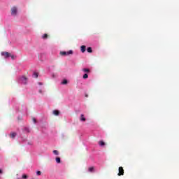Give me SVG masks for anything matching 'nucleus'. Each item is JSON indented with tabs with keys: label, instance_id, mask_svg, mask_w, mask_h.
Segmentation results:
<instances>
[{
	"label": "nucleus",
	"instance_id": "8",
	"mask_svg": "<svg viewBox=\"0 0 179 179\" xmlns=\"http://www.w3.org/2000/svg\"><path fill=\"white\" fill-rule=\"evenodd\" d=\"M86 51V46L85 45H82L81 46V52H85Z\"/></svg>",
	"mask_w": 179,
	"mask_h": 179
},
{
	"label": "nucleus",
	"instance_id": "21",
	"mask_svg": "<svg viewBox=\"0 0 179 179\" xmlns=\"http://www.w3.org/2000/svg\"><path fill=\"white\" fill-rule=\"evenodd\" d=\"M36 176H41V171H36Z\"/></svg>",
	"mask_w": 179,
	"mask_h": 179
},
{
	"label": "nucleus",
	"instance_id": "2",
	"mask_svg": "<svg viewBox=\"0 0 179 179\" xmlns=\"http://www.w3.org/2000/svg\"><path fill=\"white\" fill-rule=\"evenodd\" d=\"M73 54L72 50H69V52H60L61 55H71Z\"/></svg>",
	"mask_w": 179,
	"mask_h": 179
},
{
	"label": "nucleus",
	"instance_id": "7",
	"mask_svg": "<svg viewBox=\"0 0 179 179\" xmlns=\"http://www.w3.org/2000/svg\"><path fill=\"white\" fill-rule=\"evenodd\" d=\"M53 114L54 115H59V110H53Z\"/></svg>",
	"mask_w": 179,
	"mask_h": 179
},
{
	"label": "nucleus",
	"instance_id": "3",
	"mask_svg": "<svg viewBox=\"0 0 179 179\" xmlns=\"http://www.w3.org/2000/svg\"><path fill=\"white\" fill-rule=\"evenodd\" d=\"M117 176H124V168H122V166L119 167V173H117Z\"/></svg>",
	"mask_w": 179,
	"mask_h": 179
},
{
	"label": "nucleus",
	"instance_id": "20",
	"mask_svg": "<svg viewBox=\"0 0 179 179\" xmlns=\"http://www.w3.org/2000/svg\"><path fill=\"white\" fill-rule=\"evenodd\" d=\"M34 78H38V73H37L36 72H34Z\"/></svg>",
	"mask_w": 179,
	"mask_h": 179
},
{
	"label": "nucleus",
	"instance_id": "11",
	"mask_svg": "<svg viewBox=\"0 0 179 179\" xmlns=\"http://www.w3.org/2000/svg\"><path fill=\"white\" fill-rule=\"evenodd\" d=\"M83 72H85L87 73H89V72H90V69H83Z\"/></svg>",
	"mask_w": 179,
	"mask_h": 179
},
{
	"label": "nucleus",
	"instance_id": "27",
	"mask_svg": "<svg viewBox=\"0 0 179 179\" xmlns=\"http://www.w3.org/2000/svg\"><path fill=\"white\" fill-rule=\"evenodd\" d=\"M85 97H87V95H86Z\"/></svg>",
	"mask_w": 179,
	"mask_h": 179
},
{
	"label": "nucleus",
	"instance_id": "28",
	"mask_svg": "<svg viewBox=\"0 0 179 179\" xmlns=\"http://www.w3.org/2000/svg\"><path fill=\"white\" fill-rule=\"evenodd\" d=\"M17 179H20V178H17Z\"/></svg>",
	"mask_w": 179,
	"mask_h": 179
},
{
	"label": "nucleus",
	"instance_id": "16",
	"mask_svg": "<svg viewBox=\"0 0 179 179\" xmlns=\"http://www.w3.org/2000/svg\"><path fill=\"white\" fill-rule=\"evenodd\" d=\"M56 162L58 164L61 163V158H59V157H56Z\"/></svg>",
	"mask_w": 179,
	"mask_h": 179
},
{
	"label": "nucleus",
	"instance_id": "26",
	"mask_svg": "<svg viewBox=\"0 0 179 179\" xmlns=\"http://www.w3.org/2000/svg\"><path fill=\"white\" fill-rule=\"evenodd\" d=\"M39 92L41 93L42 92V91L41 90H39Z\"/></svg>",
	"mask_w": 179,
	"mask_h": 179
},
{
	"label": "nucleus",
	"instance_id": "14",
	"mask_svg": "<svg viewBox=\"0 0 179 179\" xmlns=\"http://www.w3.org/2000/svg\"><path fill=\"white\" fill-rule=\"evenodd\" d=\"M53 153L54 155H55L56 156H58L59 155V152H58V150H53Z\"/></svg>",
	"mask_w": 179,
	"mask_h": 179
},
{
	"label": "nucleus",
	"instance_id": "22",
	"mask_svg": "<svg viewBox=\"0 0 179 179\" xmlns=\"http://www.w3.org/2000/svg\"><path fill=\"white\" fill-rule=\"evenodd\" d=\"M33 121H34V124H36V122H37V120H36V118H33Z\"/></svg>",
	"mask_w": 179,
	"mask_h": 179
},
{
	"label": "nucleus",
	"instance_id": "6",
	"mask_svg": "<svg viewBox=\"0 0 179 179\" xmlns=\"http://www.w3.org/2000/svg\"><path fill=\"white\" fill-rule=\"evenodd\" d=\"M80 120L83 121V122L86 121V117H85V115H83V114L80 115Z\"/></svg>",
	"mask_w": 179,
	"mask_h": 179
},
{
	"label": "nucleus",
	"instance_id": "13",
	"mask_svg": "<svg viewBox=\"0 0 179 179\" xmlns=\"http://www.w3.org/2000/svg\"><path fill=\"white\" fill-rule=\"evenodd\" d=\"M42 38H43V40L48 38V34H43L42 36Z\"/></svg>",
	"mask_w": 179,
	"mask_h": 179
},
{
	"label": "nucleus",
	"instance_id": "18",
	"mask_svg": "<svg viewBox=\"0 0 179 179\" xmlns=\"http://www.w3.org/2000/svg\"><path fill=\"white\" fill-rule=\"evenodd\" d=\"M83 78V79H87V78H89V75H87V73H85V74H84Z\"/></svg>",
	"mask_w": 179,
	"mask_h": 179
},
{
	"label": "nucleus",
	"instance_id": "24",
	"mask_svg": "<svg viewBox=\"0 0 179 179\" xmlns=\"http://www.w3.org/2000/svg\"><path fill=\"white\" fill-rule=\"evenodd\" d=\"M3 171L1 169H0V174H3Z\"/></svg>",
	"mask_w": 179,
	"mask_h": 179
},
{
	"label": "nucleus",
	"instance_id": "23",
	"mask_svg": "<svg viewBox=\"0 0 179 179\" xmlns=\"http://www.w3.org/2000/svg\"><path fill=\"white\" fill-rule=\"evenodd\" d=\"M10 57H11L12 59H14V58H15V57L13 55H10Z\"/></svg>",
	"mask_w": 179,
	"mask_h": 179
},
{
	"label": "nucleus",
	"instance_id": "4",
	"mask_svg": "<svg viewBox=\"0 0 179 179\" xmlns=\"http://www.w3.org/2000/svg\"><path fill=\"white\" fill-rule=\"evenodd\" d=\"M21 82H22V83H24V85H26V83H27V78H26V76H22L21 78Z\"/></svg>",
	"mask_w": 179,
	"mask_h": 179
},
{
	"label": "nucleus",
	"instance_id": "25",
	"mask_svg": "<svg viewBox=\"0 0 179 179\" xmlns=\"http://www.w3.org/2000/svg\"><path fill=\"white\" fill-rule=\"evenodd\" d=\"M38 85H43V83H38Z\"/></svg>",
	"mask_w": 179,
	"mask_h": 179
},
{
	"label": "nucleus",
	"instance_id": "1",
	"mask_svg": "<svg viewBox=\"0 0 179 179\" xmlns=\"http://www.w3.org/2000/svg\"><path fill=\"white\" fill-rule=\"evenodd\" d=\"M17 13V8L16 7H13L11 8V15L13 16H16V14Z\"/></svg>",
	"mask_w": 179,
	"mask_h": 179
},
{
	"label": "nucleus",
	"instance_id": "17",
	"mask_svg": "<svg viewBox=\"0 0 179 179\" xmlns=\"http://www.w3.org/2000/svg\"><path fill=\"white\" fill-rule=\"evenodd\" d=\"M87 52H93V50H92V48H87Z\"/></svg>",
	"mask_w": 179,
	"mask_h": 179
},
{
	"label": "nucleus",
	"instance_id": "15",
	"mask_svg": "<svg viewBox=\"0 0 179 179\" xmlns=\"http://www.w3.org/2000/svg\"><path fill=\"white\" fill-rule=\"evenodd\" d=\"M22 179H27V178H29V176L27 175H26V174H23L22 176Z\"/></svg>",
	"mask_w": 179,
	"mask_h": 179
},
{
	"label": "nucleus",
	"instance_id": "5",
	"mask_svg": "<svg viewBox=\"0 0 179 179\" xmlns=\"http://www.w3.org/2000/svg\"><path fill=\"white\" fill-rule=\"evenodd\" d=\"M2 55H3L5 58H9V57H10V53L8 52H2Z\"/></svg>",
	"mask_w": 179,
	"mask_h": 179
},
{
	"label": "nucleus",
	"instance_id": "12",
	"mask_svg": "<svg viewBox=\"0 0 179 179\" xmlns=\"http://www.w3.org/2000/svg\"><path fill=\"white\" fill-rule=\"evenodd\" d=\"M99 145H100V146H104V145H106V143H104V141H100L99 142Z\"/></svg>",
	"mask_w": 179,
	"mask_h": 179
},
{
	"label": "nucleus",
	"instance_id": "10",
	"mask_svg": "<svg viewBox=\"0 0 179 179\" xmlns=\"http://www.w3.org/2000/svg\"><path fill=\"white\" fill-rule=\"evenodd\" d=\"M88 171H90V173H93V171H94V167L91 166L88 169Z\"/></svg>",
	"mask_w": 179,
	"mask_h": 179
},
{
	"label": "nucleus",
	"instance_id": "9",
	"mask_svg": "<svg viewBox=\"0 0 179 179\" xmlns=\"http://www.w3.org/2000/svg\"><path fill=\"white\" fill-rule=\"evenodd\" d=\"M15 136H16V133L12 132V133L10 134V138H15Z\"/></svg>",
	"mask_w": 179,
	"mask_h": 179
},
{
	"label": "nucleus",
	"instance_id": "19",
	"mask_svg": "<svg viewBox=\"0 0 179 179\" xmlns=\"http://www.w3.org/2000/svg\"><path fill=\"white\" fill-rule=\"evenodd\" d=\"M68 83V80H64L62 82V85H66Z\"/></svg>",
	"mask_w": 179,
	"mask_h": 179
}]
</instances>
